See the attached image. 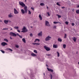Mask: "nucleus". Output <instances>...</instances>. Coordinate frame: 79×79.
Returning <instances> with one entry per match:
<instances>
[{
	"mask_svg": "<svg viewBox=\"0 0 79 79\" xmlns=\"http://www.w3.org/2000/svg\"><path fill=\"white\" fill-rule=\"evenodd\" d=\"M62 8H64V7H62Z\"/></svg>",
	"mask_w": 79,
	"mask_h": 79,
	"instance_id": "obj_56",
	"label": "nucleus"
},
{
	"mask_svg": "<svg viewBox=\"0 0 79 79\" xmlns=\"http://www.w3.org/2000/svg\"><path fill=\"white\" fill-rule=\"evenodd\" d=\"M8 28H4L3 29V30H8Z\"/></svg>",
	"mask_w": 79,
	"mask_h": 79,
	"instance_id": "obj_46",
	"label": "nucleus"
},
{
	"mask_svg": "<svg viewBox=\"0 0 79 79\" xmlns=\"http://www.w3.org/2000/svg\"><path fill=\"white\" fill-rule=\"evenodd\" d=\"M17 31L18 32H21V31H20L19 30H18Z\"/></svg>",
	"mask_w": 79,
	"mask_h": 79,
	"instance_id": "obj_50",
	"label": "nucleus"
},
{
	"mask_svg": "<svg viewBox=\"0 0 79 79\" xmlns=\"http://www.w3.org/2000/svg\"><path fill=\"white\" fill-rule=\"evenodd\" d=\"M8 16L9 18H13V14L11 13H10L9 15H8Z\"/></svg>",
	"mask_w": 79,
	"mask_h": 79,
	"instance_id": "obj_8",
	"label": "nucleus"
},
{
	"mask_svg": "<svg viewBox=\"0 0 79 79\" xmlns=\"http://www.w3.org/2000/svg\"><path fill=\"white\" fill-rule=\"evenodd\" d=\"M10 39H11V40L13 39V38H12V37H10Z\"/></svg>",
	"mask_w": 79,
	"mask_h": 79,
	"instance_id": "obj_52",
	"label": "nucleus"
},
{
	"mask_svg": "<svg viewBox=\"0 0 79 79\" xmlns=\"http://www.w3.org/2000/svg\"><path fill=\"white\" fill-rule=\"evenodd\" d=\"M53 28H54V29H56V26H54L53 27Z\"/></svg>",
	"mask_w": 79,
	"mask_h": 79,
	"instance_id": "obj_40",
	"label": "nucleus"
},
{
	"mask_svg": "<svg viewBox=\"0 0 79 79\" xmlns=\"http://www.w3.org/2000/svg\"><path fill=\"white\" fill-rule=\"evenodd\" d=\"M78 64L79 65V62H78Z\"/></svg>",
	"mask_w": 79,
	"mask_h": 79,
	"instance_id": "obj_62",
	"label": "nucleus"
},
{
	"mask_svg": "<svg viewBox=\"0 0 79 79\" xmlns=\"http://www.w3.org/2000/svg\"><path fill=\"white\" fill-rule=\"evenodd\" d=\"M46 66H47V67H48V65L46 64Z\"/></svg>",
	"mask_w": 79,
	"mask_h": 79,
	"instance_id": "obj_57",
	"label": "nucleus"
},
{
	"mask_svg": "<svg viewBox=\"0 0 79 79\" xmlns=\"http://www.w3.org/2000/svg\"><path fill=\"white\" fill-rule=\"evenodd\" d=\"M32 44L35 45H36V43H33Z\"/></svg>",
	"mask_w": 79,
	"mask_h": 79,
	"instance_id": "obj_45",
	"label": "nucleus"
},
{
	"mask_svg": "<svg viewBox=\"0 0 79 79\" xmlns=\"http://www.w3.org/2000/svg\"><path fill=\"white\" fill-rule=\"evenodd\" d=\"M65 24H67V25L68 24V22L67 21L66 22H65Z\"/></svg>",
	"mask_w": 79,
	"mask_h": 79,
	"instance_id": "obj_42",
	"label": "nucleus"
},
{
	"mask_svg": "<svg viewBox=\"0 0 79 79\" xmlns=\"http://www.w3.org/2000/svg\"><path fill=\"white\" fill-rule=\"evenodd\" d=\"M47 9H48V6H47Z\"/></svg>",
	"mask_w": 79,
	"mask_h": 79,
	"instance_id": "obj_55",
	"label": "nucleus"
},
{
	"mask_svg": "<svg viewBox=\"0 0 79 79\" xmlns=\"http://www.w3.org/2000/svg\"><path fill=\"white\" fill-rule=\"evenodd\" d=\"M30 37H32V36H33V35H32V34L31 33L30 35Z\"/></svg>",
	"mask_w": 79,
	"mask_h": 79,
	"instance_id": "obj_36",
	"label": "nucleus"
},
{
	"mask_svg": "<svg viewBox=\"0 0 79 79\" xmlns=\"http://www.w3.org/2000/svg\"><path fill=\"white\" fill-rule=\"evenodd\" d=\"M39 17L40 18V20H42V16H41V15H39Z\"/></svg>",
	"mask_w": 79,
	"mask_h": 79,
	"instance_id": "obj_17",
	"label": "nucleus"
},
{
	"mask_svg": "<svg viewBox=\"0 0 79 79\" xmlns=\"http://www.w3.org/2000/svg\"><path fill=\"white\" fill-rule=\"evenodd\" d=\"M72 26H74V23H72Z\"/></svg>",
	"mask_w": 79,
	"mask_h": 79,
	"instance_id": "obj_48",
	"label": "nucleus"
},
{
	"mask_svg": "<svg viewBox=\"0 0 79 79\" xmlns=\"http://www.w3.org/2000/svg\"><path fill=\"white\" fill-rule=\"evenodd\" d=\"M1 45H2V46H5V45H7L8 44L5 42H2L1 43Z\"/></svg>",
	"mask_w": 79,
	"mask_h": 79,
	"instance_id": "obj_12",
	"label": "nucleus"
},
{
	"mask_svg": "<svg viewBox=\"0 0 79 79\" xmlns=\"http://www.w3.org/2000/svg\"><path fill=\"white\" fill-rule=\"evenodd\" d=\"M14 28L15 29H19V27H18L15 26L14 27Z\"/></svg>",
	"mask_w": 79,
	"mask_h": 79,
	"instance_id": "obj_21",
	"label": "nucleus"
},
{
	"mask_svg": "<svg viewBox=\"0 0 79 79\" xmlns=\"http://www.w3.org/2000/svg\"><path fill=\"white\" fill-rule=\"evenodd\" d=\"M8 22H9V23H11V21L10 20H8Z\"/></svg>",
	"mask_w": 79,
	"mask_h": 79,
	"instance_id": "obj_51",
	"label": "nucleus"
},
{
	"mask_svg": "<svg viewBox=\"0 0 79 79\" xmlns=\"http://www.w3.org/2000/svg\"><path fill=\"white\" fill-rule=\"evenodd\" d=\"M43 75H44V76H45V73H43Z\"/></svg>",
	"mask_w": 79,
	"mask_h": 79,
	"instance_id": "obj_53",
	"label": "nucleus"
},
{
	"mask_svg": "<svg viewBox=\"0 0 79 79\" xmlns=\"http://www.w3.org/2000/svg\"><path fill=\"white\" fill-rule=\"evenodd\" d=\"M14 13L15 14H18L19 12L17 11V10L16 9H14Z\"/></svg>",
	"mask_w": 79,
	"mask_h": 79,
	"instance_id": "obj_11",
	"label": "nucleus"
},
{
	"mask_svg": "<svg viewBox=\"0 0 79 79\" xmlns=\"http://www.w3.org/2000/svg\"><path fill=\"white\" fill-rule=\"evenodd\" d=\"M15 47H16V48H19V46H18V45H15Z\"/></svg>",
	"mask_w": 79,
	"mask_h": 79,
	"instance_id": "obj_35",
	"label": "nucleus"
},
{
	"mask_svg": "<svg viewBox=\"0 0 79 79\" xmlns=\"http://www.w3.org/2000/svg\"><path fill=\"white\" fill-rule=\"evenodd\" d=\"M40 5L41 6H44L45 5V4L43 3H40Z\"/></svg>",
	"mask_w": 79,
	"mask_h": 79,
	"instance_id": "obj_22",
	"label": "nucleus"
},
{
	"mask_svg": "<svg viewBox=\"0 0 79 79\" xmlns=\"http://www.w3.org/2000/svg\"><path fill=\"white\" fill-rule=\"evenodd\" d=\"M0 51H1V52H2V53H5V51H4L1 50Z\"/></svg>",
	"mask_w": 79,
	"mask_h": 79,
	"instance_id": "obj_32",
	"label": "nucleus"
},
{
	"mask_svg": "<svg viewBox=\"0 0 79 79\" xmlns=\"http://www.w3.org/2000/svg\"><path fill=\"white\" fill-rule=\"evenodd\" d=\"M24 9L25 13H27V7L26 6H25L24 7Z\"/></svg>",
	"mask_w": 79,
	"mask_h": 79,
	"instance_id": "obj_9",
	"label": "nucleus"
},
{
	"mask_svg": "<svg viewBox=\"0 0 79 79\" xmlns=\"http://www.w3.org/2000/svg\"><path fill=\"white\" fill-rule=\"evenodd\" d=\"M47 14L48 15V16H50V13L49 12H47Z\"/></svg>",
	"mask_w": 79,
	"mask_h": 79,
	"instance_id": "obj_39",
	"label": "nucleus"
},
{
	"mask_svg": "<svg viewBox=\"0 0 79 79\" xmlns=\"http://www.w3.org/2000/svg\"><path fill=\"white\" fill-rule=\"evenodd\" d=\"M57 23H60V22H53L54 24H57Z\"/></svg>",
	"mask_w": 79,
	"mask_h": 79,
	"instance_id": "obj_23",
	"label": "nucleus"
},
{
	"mask_svg": "<svg viewBox=\"0 0 79 79\" xmlns=\"http://www.w3.org/2000/svg\"><path fill=\"white\" fill-rule=\"evenodd\" d=\"M47 69L48 71H50L52 72H53V70L52 69H49L48 68H47Z\"/></svg>",
	"mask_w": 79,
	"mask_h": 79,
	"instance_id": "obj_15",
	"label": "nucleus"
},
{
	"mask_svg": "<svg viewBox=\"0 0 79 79\" xmlns=\"http://www.w3.org/2000/svg\"><path fill=\"white\" fill-rule=\"evenodd\" d=\"M53 47V48H58V45L54 44Z\"/></svg>",
	"mask_w": 79,
	"mask_h": 79,
	"instance_id": "obj_13",
	"label": "nucleus"
},
{
	"mask_svg": "<svg viewBox=\"0 0 79 79\" xmlns=\"http://www.w3.org/2000/svg\"><path fill=\"white\" fill-rule=\"evenodd\" d=\"M50 55H51L50 54H48L47 55L48 56H50Z\"/></svg>",
	"mask_w": 79,
	"mask_h": 79,
	"instance_id": "obj_54",
	"label": "nucleus"
},
{
	"mask_svg": "<svg viewBox=\"0 0 79 79\" xmlns=\"http://www.w3.org/2000/svg\"><path fill=\"white\" fill-rule=\"evenodd\" d=\"M12 29H12V28L10 29V30H12Z\"/></svg>",
	"mask_w": 79,
	"mask_h": 79,
	"instance_id": "obj_60",
	"label": "nucleus"
},
{
	"mask_svg": "<svg viewBox=\"0 0 79 79\" xmlns=\"http://www.w3.org/2000/svg\"><path fill=\"white\" fill-rule=\"evenodd\" d=\"M10 35L12 36H13L14 37H16V35H18V36H19L20 35L18 33H17L16 34L13 32H10Z\"/></svg>",
	"mask_w": 79,
	"mask_h": 79,
	"instance_id": "obj_1",
	"label": "nucleus"
},
{
	"mask_svg": "<svg viewBox=\"0 0 79 79\" xmlns=\"http://www.w3.org/2000/svg\"><path fill=\"white\" fill-rule=\"evenodd\" d=\"M31 28H32V27H31Z\"/></svg>",
	"mask_w": 79,
	"mask_h": 79,
	"instance_id": "obj_61",
	"label": "nucleus"
},
{
	"mask_svg": "<svg viewBox=\"0 0 79 79\" xmlns=\"http://www.w3.org/2000/svg\"><path fill=\"white\" fill-rule=\"evenodd\" d=\"M58 42H62V40H61L60 38H58Z\"/></svg>",
	"mask_w": 79,
	"mask_h": 79,
	"instance_id": "obj_16",
	"label": "nucleus"
},
{
	"mask_svg": "<svg viewBox=\"0 0 79 79\" xmlns=\"http://www.w3.org/2000/svg\"><path fill=\"white\" fill-rule=\"evenodd\" d=\"M57 15L59 18L61 17V15Z\"/></svg>",
	"mask_w": 79,
	"mask_h": 79,
	"instance_id": "obj_33",
	"label": "nucleus"
},
{
	"mask_svg": "<svg viewBox=\"0 0 79 79\" xmlns=\"http://www.w3.org/2000/svg\"><path fill=\"white\" fill-rule=\"evenodd\" d=\"M4 22L6 24H7L8 23V20H4Z\"/></svg>",
	"mask_w": 79,
	"mask_h": 79,
	"instance_id": "obj_14",
	"label": "nucleus"
},
{
	"mask_svg": "<svg viewBox=\"0 0 79 79\" xmlns=\"http://www.w3.org/2000/svg\"><path fill=\"white\" fill-rule=\"evenodd\" d=\"M19 37H20V38H22L23 37L22 36H21L20 35H19Z\"/></svg>",
	"mask_w": 79,
	"mask_h": 79,
	"instance_id": "obj_49",
	"label": "nucleus"
},
{
	"mask_svg": "<svg viewBox=\"0 0 79 79\" xmlns=\"http://www.w3.org/2000/svg\"><path fill=\"white\" fill-rule=\"evenodd\" d=\"M45 25L46 26H50V24H49V22H48V21L46 20L45 21Z\"/></svg>",
	"mask_w": 79,
	"mask_h": 79,
	"instance_id": "obj_5",
	"label": "nucleus"
},
{
	"mask_svg": "<svg viewBox=\"0 0 79 79\" xmlns=\"http://www.w3.org/2000/svg\"><path fill=\"white\" fill-rule=\"evenodd\" d=\"M56 5H58V6H60V4H59V3H58V2H57L56 3Z\"/></svg>",
	"mask_w": 79,
	"mask_h": 79,
	"instance_id": "obj_37",
	"label": "nucleus"
},
{
	"mask_svg": "<svg viewBox=\"0 0 79 79\" xmlns=\"http://www.w3.org/2000/svg\"><path fill=\"white\" fill-rule=\"evenodd\" d=\"M30 77L31 79H35V76H34V74L33 73L31 74L30 76Z\"/></svg>",
	"mask_w": 79,
	"mask_h": 79,
	"instance_id": "obj_6",
	"label": "nucleus"
},
{
	"mask_svg": "<svg viewBox=\"0 0 79 79\" xmlns=\"http://www.w3.org/2000/svg\"><path fill=\"white\" fill-rule=\"evenodd\" d=\"M28 14L29 15H31V11L29 10H28Z\"/></svg>",
	"mask_w": 79,
	"mask_h": 79,
	"instance_id": "obj_34",
	"label": "nucleus"
},
{
	"mask_svg": "<svg viewBox=\"0 0 79 79\" xmlns=\"http://www.w3.org/2000/svg\"><path fill=\"white\" fill-rule=\"evenodd\" d=\"M2 20H0V22H2Z\"/></svg>",
	"mask_w": 79,
	"mask_h": 79,
	"instance_id": "obj_58",
	"label": "nucleus"
},
{
	"mask_svg": "<svg viewBox=\"0 0 79 79\" xmlns=\"http://www.w3.org/2000/svg\"><path fill=\"white\" fill-rule=\"evenodd\" d=\"M77 8H79V5H77Z\"/></svg>",
	"mask_w": 79,
	"mask_h": 79,
	"instance_id": "obj_47",
	"label": "nucleus"
},
{
	"mask_svg": "<svg viewBox=\"0 0 79 79\" xmlns=\"http://www.w3.org/2000/svg\"><path fill=\"white\" fill-rule=\"evenodd\" d=\"M40 41V40L39 39H35V41L34 42H36L37 41Z\"/></svg>",
	"mask_w": 79,
	"mask_h": 79,
	"instance_id": "obj_26",
	"label": "nucleus"
},
{
	"mask_svg": "<svg viewBox=\"0 0 79 79\" xmlns=\"http://www.w3.org/2000/svg\"><path fill=\"white\" fill-rule=\"evenodd\" d=\"M38 35L39 37H41V36H42V31H41L38 33Z\"/></svg>",
	"mask_w": 79,
	"mask_h": 79,
	"instance_id": "obj_10",
	"label": "nucleus"
},
{
	"mask_svg": "<svg viewBox=\"0 0 79 79\" xmlns=\"http://www.w3.org/2000/svg\"><path fill=\"white\" fill-rule=\"evenodd\" d=\"M51 39H52V37L50 36H48L45 39V40L46 41H48V40H50Z\"/></svg>",
	"mask_w": 79,
	"mask_h": 79,
	"instance_id": "obj_4",
	"label": "nucleus"
},
{
	"mask_svg": "<svg viewBox=\"0 0 79 79\" xmlns=\"http://www.w3.org/2000/svg\"><path fill=\"white\" fill-rule=\"evenodd\" d=\"M34 53H37V52L36 50H34Z\"/></svg>",
	"mask_w": 79,
	"mask_h": 79,
	"instance_id": "obj_31",
	"label": "nucleus"
},
{
	"mask_svg": "<svg viewBox=\"0 0 79 79\" xmlns=\"http://www.w3.org/2000/svg\"><path fill=\"white\" fill-rule=\"evenodd\" d=\"M22 30L23 31H21L22 32H26L27 31V30L26 29V28L25 27H23Z\"/></svg>",
	"mask_w": 79,
	"mask_h": 79,
	"instance_id": "obj_3",
	"label": "nucleus"
},
{
	"mask_svg": "<svg viewBox=\"0 0 79 79\" xmlns=\"http://www.w3.org/2000/svg\"><path fill=\"white\" fill-rule=\"evenodd\" d=\"M77 13V14H79V10H77L76 11Z\"/></svg>",
	"mask_w": 79,
	"mask_h": 79,
	"instance_id": "obj_29",
	"label": "nucleus"
},
{
	"mask_svg": "<svg viewBox=\"0 0 79 79\" xmlns=\"http://www.w3.org/2000/svg\"><path fill=\"white\" fill-rule=\"evenodd\" d=\"M50 77L51 79H52V74H51V76H50Z\"/></svg>",
	"mask_w": 79,
	"mask_h": 79,
	"instance_id": "obj_43",
	"label": "nucleus"
},
{
	"mask_svg": "<svg viewBox=\"0 0 79 79\" xmlns=\"http://www.w3.org/2000/svg\"><path fill=\"white\" fill-rule=\"evenodd\" d=\"M22 40L24 43H26V40H25V39L23 38L22 39Z\"/></svg>",
	"mask_w": 79,
	"mask_h": 79,
	"instance_id": "obj_25",
	"label": "nucleus"
},
{
	"mask_svg": "<svg viewBox=\"0 0 79 79\" xmlns=\"http://www.w3.org/2000/svg\"><path fill=\"white\" fill-rule=\"evenodd\" d=\"M36 45H40V44L39 43H36Z\"/></svg>",
	"mask_w": 79,
	"mask_h": 79,
	"instance_id": "obj_44",
	"label": "nucleus"
},
{
	"mask_svg": "<svg viewBox=\"0 0 79 79\" xmlns=\"http://www.w3.org/2000/svg\"><path fill=\"white\" fill-rule=\"evenodd\" d=\"M21 11L23 14H24V13H25V12L24 11V10L23 9H22Z\"/></svg>",
	"mask_w": 79,
	"mask_h": 79,
	"instance_id": "obj_18",
	"label": "nucleus"
},
{
	"mask_svg": "<svg viewBox=\"0 0 79 79\" xmlns=\"http://www.w3.org/2000/svg\"><path fill=\"white\" fill-rule=\"evenodd\" d=\"M31 10H33V11H34V8L33 7H31Z\"/></svg>",
	"mask_w": 79,
	"mask_h": 79,
	"instance_id": "obj_41",
	"label": "nucleus"
},
{
	"mask_svg": "<svg viewBox=\"0 0 79 79\" xmlns=\"http://www.w3.org/2000/svg\"><path fill=\"white\" fill-rule=\"evenodd\" d=\"M56 53L57 54V56H58V57H59V56H60V53L58 52H57Z\"/></svg>",
	"mask_w": 79,
	"mask_h": 79,
	"instance_id": "obj_27",
	"label": "nucleus"
},
{
	"mask_svg": "<svg viewBox=\"0 0 79 79\" xmlns=\"http://www.w3.org/2000/svg\"><path fill=\"white\" fill-rule=\"evenodd\" d=\"M26 1H27V0H25V2H26Z\"/></svg>",
	"mask_w": 79,
	"mask_h": 79,
	"instance_id": "obj_59",
	"label": "nucleus"
},
{
	"mask_svg": "<svg viewBox=\"0 0 79 79\" xmlns=\"http://www.w3.org/2000/svg\"><path fill=\"white\" fill-rule=\"evenodd\" d=\"M19 4L20 5H21V6H22V7H24L26 5H25V4H24V3L23 2H19Z\"/></svg>",
	"mask_w": 79,
	"mask_h": 79,
	"instance_id": "obj_7",
	"label": "nucleus"
},
{
	"mask_svg": "<svg viewBox=\"0 0 79 79\" xmlns=\"http://www.w3.org/2000/svg\"><path fill=\"white\" fill-rule=\"evenodd\" d=\"M31 56H36V55H35V54L34 53H31Z\"/></svg>",
	"mask_w": 79,
	"mask_h": 79,
	"instance_id": "obj_20",
	"label": "nucleus"
},
{
	"mask_svg": "<svg viewBox=\"0 0 79 79\" xmlns=\"http://www.w3.org/2000/svg\"><path fill=\"white\" fill-rule=\"evenodd\" d=\"M4 41H5L6 42H8V40L6 39H4Z\"/></svg>",
	"mask_w": 79,
	"mask_h": 79,
	"instance_id": "obj_24",
	"label": "nucleus"
},
{
	"mask_svg": "<svg viewBox=\"0 0 79 79\" xmlns=\"http://www.w3.org/2000/svg\"><path fill=\"white\" fill-rule=\"evenodd\" d=\"M67 35L66 34H64V39H66V36Z\"/></svg>",
	"mask_w": 79,
	"mask_h": 79,
	"instance_id": "obj_30",
	"label": "nucleus"
},
{
	"mask_svg": "<svg viewBox=\"0 0 79 79\" xmlns=\"http://www.w3.org/2000/svg\"><path fill=\"white\" fill-rule=\"evenodd\" d=\"M44 48L45 49H46V51H47V52H48V51H50V48L47 47L46 46H44Z\"/></svg>",
	"mask_w": 79,
	"mask_h": 79,
	"instance_id": "obj_2",
	"label": "nucleus"
},
{
	"mask_svg": "<svg viewBox=\"0 0 79 79\" xmlns=\"http://www.w3.org/2000/svg\"><path fill=\"white\" fill-rule=\"evenodd\" d=\"M72 39L74 42H76V38L75 37H74L73 38H72Z\"/></svg>",
	"mask_w": 79,
	"mask_h": 79,
	"instance_id": "obj_19",
	"label": "nucleus"
},
{
	"mask_svg": "<svg viewBox=\"0 0 79 79\" xmlns=\"http://www.w3.org/2000/svg\"><path fill=\"white\" fill-rule=\"evenodd\" d=\"M66 47V46L65 44H64L63 45V47L64 48H65Z\"/></svg>",
	"mask_w": 79,
	"mask_h": 79,
	"instance_id": "obj_28",
	"label": "nucleus"
},
{
	"mask_svg": "<svg viewBox=\"0 0 79 79\" xmlns=\"http://www.w3.org/2000/svg\"><path fill=\"white\" fill-rule=\"evenodd\" d=\"M8 49L9 50H10V52H12V51H13V50H12L10 48Z\"/></svg>",
	"mask_w": 79,
	"mask_h": 79,
	"instance_id": "obj_38",
	"label": "nucleus"
}]
</instances>
